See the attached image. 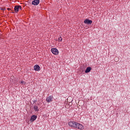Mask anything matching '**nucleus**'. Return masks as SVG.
I'll return each mask as SVG.
<instances>
[{
	"instance_id": "nucleus-1",
	"label": "nucleus",
	"mask_w": 130,
	"mask_h": 130,
	"mask_svg": "<svg viewBox=\"0 0 130 130\" xmlns=\"http://www.w3.org/2000/svg\"><path fill=\"white\" fill-rule=\"evenodd\" d=\"M69 125L71 126V127H75V128H78V129L81 130H83L84 128V126L82 125V124L77 122L70 121L69 123Z\"/></svg>"
},
{
	"instance_id": "nucleus-2",
	"label": "nucleus",
	"mask_w": 130,
	"mask_h": 130,
	"mask_svg": "<svg viewBox=\"0 0 130 130\" xmlns=\"http://www.w3.org/2000/svg\"><path fill=\"white\" fill-rule=\"evenodd\" d=\"M51 51L53 54H55V55H57V54H58V50H57L56 48H52Z\"/></svg>"
},
{
	"instance_id": "nucleus-3",
	"label": "nucleus",
	"mask_w": 130,
	"mask_h": 130,
	"mask_svg": "<svg viewBox=\"0 0 130 130\" xmlns=\"http://www.w3.org/2000/svg\"><path fill=\"white\" fill-rule=\"evenodd\" d=\"M22 7L21 6H15L14 8V11L18 13L19 12V10H21Z\"/></svg>"
},
{
	"instance_id": "nucleus-4",
	"label": "nucleus",
	"mask_w": 130,
	"mask_h": 130,
	"mask_svg": "<svg viewBox=\"0 0 130 130\" xmlns=\"http://www.w3.org/2000/svg\"><path fill=\"white\" fill-rule=\"evenodd\" d=\"M39 0H34L32 2V5H34V6H37L38 5H39Z\"/></svg>"
},
{
	"instance_id": "nucleus-5",
	"label": "nucleus",
	"mask_w": 130,
	"mask_h": 130,
	"mask_svg": "<svg viewBox=\"0 0 130 130\" xmlns=\"http://www.w3.org/2000/svg\"><path fill=\"white\" fill-rule=\"evenodd\" d=\"M36 118H37V116L33 115L31 117V118L30 119V121H31V122H33V121H34V120H36Z\"/></svg>"
},
{
	"instance_id": "nucleus-6",
	"label": "nucleus",
	"mask_w": 130,
	"mask_h": 130,
	"mask_svg": "<svg viewBox=\"0 0 130 130\" xmlns=\"http://www.w3.org/2000/svg\"><path fill=\"white\" fill-rule=\"evenodd\" d=\"M84 23L85 24H87V25H89V24H91L92 23V20H90L89 19H85L84 20Z\"/></svg>"
},
{
	"instance_id": "nucleus-7",
	"label": "nucleus",
	"mask_w": 130,
	"mask_h": 130,
	"mask_svg": "<svg viewBox=\"0 0 130 130\" xmlns=\"http://www.w3.org/2000/svg\"><path fill=\"white\" fill-rule=\"evenodd\" d=\"M34 70L35 71H40V67L38 65H35L34 66Z\"/></svg>"
},
{
	"instance_id": "nucleus-8",
	"label": "nucleus",
	"mask_w": 130,
	"mask_h": 130,
	"mask_svg": "<svg viewBox=\"0 0 130 130\" xmlns=\"http://www.w3.org/2000/svg\"><path fill=\"white\" fill-rule=\"evenodd\" d=\"M91 67H87L86 68V70H85V73H86V74H87V73H90V72H91Z\"/></svg>"
},
{
	"instance_id": "nucleus-9",
	"label": "nucleus",
	"mask_w": 130,
	"mask_h": 130,
	"mask_svg": "<svg viewBox=\"0 0 130 130\" xmlns=\"http://www.w3.org/2000/svg\"><path fill=\"white\" fill-rule=\"evenodd\" d=\"M46 101H47V102H48V103H49V102H51V101H52V99H51V98H47L46 99Z\"/></svg>"
},
{
	"instance_id": "nucleus-10",
	"label": "nucleus",
	"mask_w": 130,
	"mask_h": 130,
	"mask_svg": "<svg viewBox=\"0 0 130 130\" xmlns=\"http://www.w3.org/2000/svg\"><path fill=\"white\" fill-rule=\"evenodd\" d=\"M34 110H35V111H39V109H38V107L35 106L34 107Z\"/></svg>"
},
{
	"instance_id": "nucleus-11",
	"label": "nucleus",
	"mask_w": 130,
	"mask_h": 130,
	"mask_svg": "<svg viewBox=\"0 0 130 130\" xmlns=\"http://www.w3.org/2000/svg\"><path fill=\"white\" fill-rule=\"evenodd\" d=\"M67 101L69 102H72V101H73V99H67Z\"/></svg>"
},
{
	"instance_id": "nucleus-12",
	"label": "nucleus",
	"mask_w": 130,
	"mask_h": 130,
	"mask_svg": "<svg viewBox=\"0 0 130 130\" xmlns=\"http://www.w3.org/2000/svg\"><path fill=\"white\" fill-rule=\"evenodd\" d=\"M58 40H59V41H62V38H61V37H60L58 38Z\"/></svg>"
},
{
	"instance_id": "nucleus-13",
	"label": "nucleus",
	"mask_w": 130,
	"mask_h": 130,
	"mask_svg": "<svg viewBox=\"0 0 130 130\" xmlns=\"http://www.w3.org/2000/svg\"><path fill=\"white\" fill-rule=\"evenodd\" d=\"M21 84H25V82L24 81H21Z\"/></svg>"
},
{
	"instance_id": "nucleus-14",
	"label": "nucleus",
	"mask_w": 130,
	"mask_h": 130,
	"mask_svg": "<svg viewBox=\"0 0 130 130\" xmlns=\"http://www.w3.org/2000/svg\"><path fill=\"white\" fill-rule=\"evenodd\" d=\"M7 10H8V11H10L11 10V9L8 8Z\"/></svg>"
},
{
	"instance_id": "nucleus-15",
	"label": "nucleus",
	"mask_w": 130,
	"mask_h": 130,
	"mask_svg": "<svg viewBox=\"0 0 130 130\" xmlns=\"http://www.w3.org/2000/svg\"><path fill=\"white\" fill-rule=\"evenodd\" d=\"M2 10H3V11H5V10H6V9H2Z\"/></svg>"
}]
</instances>
